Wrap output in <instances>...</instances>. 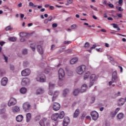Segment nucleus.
<instances>
[{
  "label": "nucleus",
  "mask_w": 126,
  "mask_h": 126,
  "mask_svg": "<svg viewBox=\"0 0 126 126\" xmlns=\"http://www.w3.org/2000/svg\"><path fill=\"white\" fill-rule=\"evenodd\" d=\"M20 93L21 94H25L27 92V89L26 88H22L20 90Z\"/></svg>",
  "instance_id": "obj_25"
},
{
  "label": "nucleus",
  "mask_w": 126,
  "mask_h": 126,
  "mask_svg": "<svg viewBox=\"0 0 126 126\" xmlns=\"http://www.w3.org/2000/svg\"><path fill=\"white\" fill-rule=\"evenodd\" d=\"M113 17L114 18V19H119V17L118 16L112 15Z\"/></svg>",
  "instance_id": "obj_62"
},
{
  "label": "nucleus",
  "mask_w": 126,
  "mask_h": 126,
  "mask_svg": "<svg viewBox=\"0 0 126 126\" xmlns=\"http://www.w3.org/2000/svg\"><path fill=\"white\" fill-rule=\"evenodd\" d=\"M115 97H119V96H121V92H118L117 94H114Z\"/></svg>",
  "instance_id": "obj_46"
},
{
  "label": "nucleus",
  "mask_w": 126,
  "mask_h": 126,
  "mask_svg": "<svg viewBox=\"0 0 126 126\" xmlns=\"http://www.w3.org/2000/svg\"><path fill=\"white\" fill-rule=\"evenodd\" d=\"M31 113H29L26 115V122L27 123H29L30 122V120H31Z\"/></svg>",
  "instance_id": "obj_22"
},
{
  "label": "nucleus",
  "mask_w": 126,
  "mask_h": 126,
  "mask_svg": "<svg viewBox=\"0 0 126 126\" xmlns=\"http://www.w3.org/2000/svg\"><path fill=\"white\" fill-rule=\"evenodd\" d=\"M71 41H65L63 42V44H71Z\"/></svg>",
  "instance_id": "obj_57"
},
{
  "label": "nucleus",
  "mask_w": 126,
  "mask_h": 126,
  "mask_svg": "<svg viewBox=\"0 0 126 126\" xmlns=\"http://www.w3.org/2000/svg\"><path fill=\"white\" fill-rule=\"evenodd\" d=\"M107 57H108V59H109V60H110L111 62H113V60L112 59V58L111 57V56L110 55H107Z\"/></svg>",
  "instance_id": "obj_58"
},
{
  "label": "nucleus",
  "mask_w": 126,
  "mask_h": 126,
  "mask_svg": "<svg viewBox=\"0 0 126 126\" xmlns=\"http://www.w3.org/2000/svg\"><path fill=\"white\" fill-rule=\"evenodd\" d=\"M28 53V51H27V49H24L23 50V54L24 55H27Z\"/></svg>",
  "instance_id": "obj_48"
},
{
  "label": "nucleus",
  "mask_w": 126,
  "mask_h": 126,
  "mask_svg": "<svg viewBox=\"0 0 126 126\" xmlns=\"http://www.w3.org/2000/svg\"><path fill=\"white\" fill-rule=\"evenodd\" d=\"M6 31H9V30H12V28H10V26H8L5 28Z\"/></svg>",
  "instance_id": "obj_45"
},
{
  "label": "nucleus",
  "mask_w": 126,
  "mask_h": 126,
  "mask_svg": "<svg viewBox=\"0 0 126 126\" xmlns=\"http://www.w3.org/2000/svg\"><path fill=\"white\" fill-rule=\"evenodd\" d=\"M120 110H121V108L118 107L116 109L115 111L112 112L111 114L113 115V116H116L117 114H118V112H119V111H120Z\"/></svg>",
  "instance_id": "obj_29"
},
{
  "label": "nucleus",
  "mask_w": 126,
  "mask_h": 126,
  "mask_svg": "<svg viewBox=\"0 0 126 126\" xmlns=\"http://www.w3.org/2000/svg\"><path fill=\"white\" fill-rule=\"evenodd\" d=\"M48 21H52L53 20V17L52 16H50L48 17V19H47Z\"/></svg>",
  "instance_id": "obj_59"
},
{
  "label": "nucleus",
  "mask_w": 126,
  "mask_h": 126,
  "mask_svg": "<svg viewBox=\"0 0 126 126\" xmlns=\"http://www.w3.org/2000/svg\"><path fill=\"white\" fill-rule=\"evenodd\" d=\"M117 118L119 119H123L124 118V114L120 113L117 115Z\"/></svg>",
  "instance_id": "obj_38"
},
{
  "label": "nucleus",
  "mask_w": 126,
  "mask_h": 126,
  "mask_svg": "<svg viewBox=\"0 0 126 126\" xmlns=\"http://www.w3.org/2000/svg\"><path fill=\"white\" fill-rule=\"evenodd\" d=\"M67 93H68V89H65L63 91V95L64 96H66V94H67Z\"/></svg>",
  "instance_id": "obj_40"
},
{
  "label": "nucleus",
  "mask_w": 126,
  "mask_h": 126,
  "mask_svg": "<svg viewBox=\"0 0 126 126\" xmlns=\"http://www.w3.org/2000/svg\"><path fill=\"white\" fill-rule=\"evenodd\" d=\"M90 46V45L89 44V43L88 42H86L85 44V45H84V47L85 48H86V49L89 48V46Z\"/></svg>",
  "instance_id": "obj_43"
},
{
  "label": "nucleus",
  "mask_w": 126,
  "mask_h": 126,
  "mask_svg": "<svg viewBox=\"0 0 126 126\" xmlns=\"http://www.w3.org/2000/svg\"><path fill=\"white\" fill-rule=\"evenodd\" d=\"M49 90L54 89V88H55V84H53L52 83H49Z\"/></svg>",
  "instance_id": "obj_33"
},
{
  "label": "nucleus",
  "mask_w": 126,
  "mask_h": 126,
  "mask_svg": "<svg viewBox=\"0 0 126 126\" xmlns=\"http://www.w3.org/2000/svg\"><path fill=\"white\" fill-rule=\"evenodd\" d=\"M90 76V72H87L85 73L84 75V79H87Z\"/></svg>",
  "instance_id": "obj_30"
},
{
  "label": "nucleus",
  "mask_w": 126,
  "mask_h": 126,
  "mask_svg": "<svg viewBox=\"0 0 126 126\" xmlns=\"http://www.w3.org/2000/svg\"><path fill=\"white\" fill-rule=\"evenodd\" d=\"M3 57L4 58V60H5V62L6 63H7V60H8V58L6 56H5V55H3Z\"/></svg>",
  "instance_id": "obj_56"
},
{
  "label": "nucleus",
  "mask_w": 126,
  "mask_h": 126,
  "mask_svg": "<svg viewBox=\"0 0 126 126\" xmlns=\"http://www.w3.org/2000/svg\"><path fill=\"white\" fill-rule=\"evenodd\" d=\"M113 83H117V85L118 87H120V86L122 85V83H121L120 78L119 77L112 78L111 81L109 82V85H112Z\"/></svg>",
  "instance_id": "obj_1"
},
{
  "label": "nucleus",
  "mask_w": 126,
  "mask_h": 126,
  "mask_svg": "<svg viewBox=\"0 0 126 126\" xmlns=\"http://www.w3.org/2000/svg\"><path fill=\"white\" fill-rule=\"evenodd\" d=\"M36 80L38 82H46V76L44 74L39 75L36 77Z\"/></svg>",
  "instance_id": "obj_8"
},
{
  "label": "nucleus",
  "mask_w": 126,
  "mask_h": 126,
  "mask_svg": "<svg viewBox=\"0 0 126 126\" xmlns=\"http://www.w3.org/2000/svg\"><path fill=\"white\" fill-rule=\"evenodd\" d=\"M29 5H30V6H32V7H37V5H34V3H33V2H30L29 3Z\"/></svg>",
  "instance_id": "obj_41"
},
{
  "label": "nucleus",
  "mask_w": 126,
  "mask_h": 126,
  "mask_svg": "<svg viewBox=\"0 0 126 126\" xmlns=\"http://www.w3.org/2000/svg\"><path fill=\"white\" fill-rule=\"evenodd\" d=\"M91 115L94 121H96L99 118V114L95 110L91 112Z\"/></svg>",
  "instance_id": "obj_6"
},
{
  "label": "nucleus",
  "mask_w": 126,
  "mask_h": 126,
  "mask_svg": "<svg viewBox=\"0 0 126 126\" xmlns=\"http://www.w3.org/2000/svg\"><path fill=\"white\" fill-rule=\"evenodd\" d=\"M69 122H70V120L69 117H64L63 121V126H68V124H69Z\"/></svg>",
  "instance_id": "obj_14"
},
{
  "label": "nucleus",
  "mask_w": 126,
  "mask_h": 126,
  "mask_svg": "<svg viewBox=\"0 0 126 126\" xmlns=\"http://www.w3.org/2000/svg\"><path fill=\"white\" fill-rule=\"evenodd\" d=\"M115 77H119V76H118V73H117V71H115L112 73V78Z\"/></svg>",
  "instance_id": "obj_34"
},
{
  "label": "nucleus",
  "mask_w": 126,
  "mask_h": 126,
  "mask_svg": "<svg viewBox=\"0 0 126 126\" xmlns=\"http://www.w3.org/2000/svg\"><path fill=\"white\" fill-rule=\"evenodd\" d=\"M53 28H56V27H58V24L57 23H54L52 24Z\"/></svg>",
  "instance_id": "obj_55"
},
{
  "label": "nucleus",
  "mask_w": 126,
  "mask_h": 126,
  "mask_svg": "<svg viewBox=\"0 0 126 126\" xmlns=\"http://www.w3.org/2000/svg\"><path fill=\"white\" fill-rule=\"evenodd\" d=\"M60 94V92L59 91H55V93L53 94V96L52 98V102H54L55 100H56V98L59 96Z\"/></svg>",
  "instance_id": "obj_20"
},
{
  "label": "nucleus",
  "mask_w": 126,
  "mask_h": 126,
  "mask_svg": "<svg viewBox=\"0 0 126 126\" xmlns=\"http://www.w3.org/2000/svg\"><path fill=\"white\" fill-rule=\"evenodd\" d=\"M98 79V76H96L95 74H92L90 76V86L89 87H91L93 86L94 85V82L96 81Z\"/></svg>",
  "instance_id": "obj_3"
},
{
  "label": "nucleus",
  "mask_w": 126,
  "mask_h": 126,
  "mask_svg": "<svg viewBox=\"0 0 126 126\" xmlns=\"http://www.w3.org/2000/svg\"><path fill=\"white\" fill-rule=\"evenodd\" d=\"M46 122V126H50V122H49V120L46 118H43L42 120L39 121V125L40 126H45V123Z\"/></svg>",
  "instance_id": "obj_7"
},
{
  "label": "nucleus",
  "mask_w": 126,
  "mask_h": 126,
  "mask_svg": "<svg viewBox=\"0 0 126 126\" xmlns=\"http://www.w3.org/2000/svg\"><path fill=\"white\" fill-rule=\"evenodd\" d=\"M24 117L22 115H19L16 116V120L17 123H21L23 121Z\"/></svg>",
  "instance_id": "obj_17"
},
{
  "label": "nucleus",
  "mask_w": 126,
  "mask_h": 126,
  "mask_svg": "<svg viewBox=\"0 0 126 126\" xmlns=\"http://www.w3.org/2000/svg\"><path fill=\"white\" fill-rule=\"evenodd\" d=\"M16 103H17L16 99L13 97H11L10 98L8 102V107H11V106H14V105H16Z\"/></svg>",
  "instance_id": "obj_9"
},
{
  "label": "nucleus",
  "mask_w": 126,
  "mask_h": 126,
  "mask_svg": "<svg viewBox=\"0 0 126 126\" xmlns=\"http://www.w3.org/2000/svg\"><path fill=\"white\" fill-rule=\"evenodd\" d=\"M51 119L53 121H57L59 119V113H55L51 116Z\"/></svg>",
  "instance_id": "obj_21"
},
{
  "label": "nucleus",
  "mask_w": 126,
  "mask_h": 126,
  "mask_svg": "<svg viewBox=\"0 0 126 126\" xmlns=\"http://www.w3.org/2000/svg\"><path fill=\"white\" fill-rule=\"evenodd\" d=\"M86 69V66L84 65H82L77 67L76 71L78 74L81 75L85 71Z\"/></svg>",
  "instance_id": "obj_2"
},
{
  "label": "nucleus",
  "mask_w": 126,
  "mask_h": 126,
  "mask_svg": "<svg viewBox=\"0 0 126 126\" xmlns=\"http://www.w3.org/2000/svg\"><path fill=\"white\" fill-rule=\"evenodd\" d=\"M39 120H41V116L38 115L35 117L34 121L35 122H39Z\"/></svg>",
  "instance_id": "obj_35"
},
{
  "label": "nucleus",
  "mask_w": 126,
  "mask_h": 126,
  "mask_svg": "<svg viewBox=\"0 0 126 126\" xmlns=\"http://www.w3.org/2000/svg\"><path fill=\"white\" fill-rule=\"evenodd\" d=\"M72 29H76V25L74 24L71 26Z\"/></svg>",
  "instance_id": "obj_52"
},
{
  "label": "nucleus",
  "mask_w": 126,
  "mask_h": 126,
  "mask_svg": "<svg viewBox=\"0 0 126 126\" xmlns=\"http://www.w3.org/2000/svg\"><path fill=\"white\" fill-rule=\"evenodd\" d=\"M7 82H8V79L5 77H3L1 80V85L2 86H6Z\"/></svg>",
  "instance_id": "obj_12"
},
{
  "label": "nucleus",
  "mask_w": 126,
  "mask_h": 126,
  "mask_svg": "<svg viewBox=\"0 0 126 126\" xmlns=\"http://www.w3.org/2000/svg\"><path fill=\"white\" fill-rule=\"evenodd\" d=\"M30 73H31V70L29 68H27L22 71L21 75L24 77L29 76Z\"/></svg>",
  "instance_id": "obj_5"
},
{
  "label": "nucleus",
  "mask_w": 126,
  "mask_h": 126,
  "mask_svg": "<svg viewBox=\"0 0 126 126\" xmlns=\"http://www.w3.org/2000/svg\"><path fill=\"white\" fill-rule=\"evenodd\" d=\"M36 49L40 55H43L44 54V50L41 45H37Z\"/></svg>",
  "instance_id": "obj_15"
},
{
  "label": "nucleus",
  "mask_w": 126,
  "mask_h": 126,
  "mask_svg": "<svg viewBox=\"0 0 126 126\" xmlns=\"http://www.w3.org/2000/svg\"><path fill=\"white\" fill-rule=\"evenodd\" d=\"M31 48L32 49V51L33 52H35V50H36V44L35 43H32L31 44Z\"/></svg>",
  "instance_id": "obj_27"
},
{
  "label": "nucleus",
  "mask_w": 126,
  "mask_h": 126,
  "mask_svg": "<svg viewBox=\"0 0 126 126\" xmlns=\"http://www.w3.org/2000/svg\"><path fill=\"white\" fill-rule=\"evenodd\" d=\"M105 126H110V123L109 122H106L105 123Z\"/></svg>",
  "instance_id": "obj_64"
},
{
  "label": "nucleus",
  "mask_w": 126,
  "mask_h": 126,
  "mask_svg": "<svg viewBox=\"0 0 126 126\" xmlns=\"http://www.w3.org/2000/svg\"><path fill=\"white\" fill-rule=\"evenodd\" d=\"M30 83V80L28 78H25L23 79L22 81V85L23 86H25V85H27L28 84H29Z\"/></svg>",
  "instance_id": "obj_13"
},
{
  "label": "nucleus",
  "mask_w": 126,
  "mask_h": 126,
  "mask_svg": "<svg viewBox=\"0 0 126 126\" xmlns=\"http://www.w3.org/2000/svg\"><path fill=\"white\" fill-rule=\"evenodd\" d=\"M108 6H109V7H111L112 8H113V7H114V4L112 3H109L108 4Z\"/></svg>",
  "instance_id": "obj_61"
},
{
  "label": "nucleus",
  "mask_w": 126,
  "mask_h": 126,
  "mask_svg": "<svg viewBox=\"0 0 126 126\" xmlns=\"http://www.w3.org/2000/svg\"><path fill=\"white\" fill-rule=\"evenodd\" d=\"M78 62V58H72L70 61V63L71 64H75L76 63Z\"/></svg>",
  "instance_id": "obj_19"
},
{
  "label": "nucleus",
  "mask_w": 126,
  "mask_h": 126,
  "mask_svg": "<svg viewBox=\"0 0 126 126\" xmlns=\"http://www.w3.org/2000/svg\"><path fill=\"white\" fill-rule=\"evenodd\" d=\"M123 0H119L118 3L120 4V5L122 6L123 5Z\"/></svg>",
  "instance_id": "obj_54"
},
{
  "label": "nucleus",
  "mask_w": 126,
  "mask_h": 126,
  "mask_svg": "<svg viewBox=\"0 0 126 126\" xmlns=\"http://www.w3.org/2000/svg\"><path fill=\"white\" fill-rule=\"evenodd\" d=\"M63 117H64V112L62 111L60 114H59L58 118L63 119Z\"/></svg>",
  "instance_id": "obj_28"
},
{
  "label": "nucleus",
  "mask_w": 126,
  "mask_h": 126,
  "mask_svg": "<svg viewBox=\"0 0 126 126\" xmlns=\"http://www.w3.org/2000/svg\"><path fill=\"white\" fill-rule=\"evenodd\" d=\"M48 94L51 96H52V95H54V94L53 93V91L51 90H49V91L48 92Z\"/></svg>",
  "instance_id": "obj_49"
},
{
  "label": "nucleus",
  "mask_w": 126,
  "mask_h": 126,
  "mask_svg": "<svg viewBox=\"0 0 126 126\" xmlns=\"http://www.w3.org/2000/svg\"><path fill=\"white\" fill-rule=\"evenodd\" d=\"M65 75V73H64V71L63 69L60 68L58 70V76L59 80H63L64 79V76Z\"/></svg>",
  "instance_id": "obj_4"
},
{
  "label": "nucleus",
  "mask_w": 126,
  "mask_h": 126,
  "mask_svg": "<svg viewBox=\"0 0 126 126\" xmlns=\"http://www.w3.org/2000/svg\"><path fill=\"white\" fill-rule=\"evenodd\" d=\"M5 111H6V110H5V108H3L2 109H0V114L1 115H2V114H4L5 113Z\"/></svg>",
  "instance_id": "obj_42"
},
{
  "label": "nucleus",
  "mask_w": 126,
  "mask_h": 126,
  "mask_svg": "<svg viewBox=\"0 0 126 126\" xmlns=\"http://www.w3.org/2000/svg\"><path fill=\"white\" fill-rule=\"evenodd\" d=\"M12 112L14 113V114L19 113L21 111L20 107L17 105L15 106L12 107Z\"/></svg>",
  "instance_id": "obj_10"
},
{
  "label": "nucleus",
  "mask_w": 126,
  "mask_h": 126,
  "mask_svg": "<svg viewBox=\"0 0 126 126\" xmlns=\"http://www.w3.org/2000/svg\"><path fill=\"white\" fill-rule=\"evenodd\" d=\"M29 63L28 62V61H24L23 63V66L24 67H27V66H29Z\"/></svg>",
  "instance_id": "obj_36"
},
{
  "label": "nucleus",
  "mask_w": 126,
  "mask_h": 126,
  "mask_svg": "<svg viewBox=\"0 0 126 126\" xmlns=\"http://www.w3.org/2000/svg\"><path fill=\"white\" fill-rule=\"evenodd\" d=\"M67 75L68 76H72L73 75V72L70 70L67 71Z\"/></svg>",
  "instance_id": "obj_32"
},
{
  "label": "nucleus",
  "mask_w": 126,
  "mask_h": 126,
  "mask_svg": "<svg viewBox=\"0 0 126 126\" xmlns=\"http://www.w3.org/2000/svg\"><path fill=\"white\" fill-rule=\"evenodd\" d=\"M61 108V105L58 102H54L53 103V109L54 111H59Z\"/></svg>",
  "instance_id": "obj_11"
},
{
  "label": "nucleus",
  "mask_w": 126,
  "mask_h": 126,
  "mask_svg": "<svg viewBox=\"0 0 126 126\" xmlns=\"http://www.w3.org/2000/svg\"><path fill=\"white\" fill-rule=\"evenodd\" d=\"M96 47H97V45L96 44H94L93 45V46L92 47H91V49L89 50V52H91V50H92L93 49H95V48H96Z\"/></svg>",
  "instance_id": "obj_44"
},
{
  "label": "nucleus",
  "mask_w": 126,
  "mask_h": 126,
  "mask_svg": "<svg viewBox=\"0 0 126 126\" xmlns=\"http://www.w3.org/2000/svg\"><path fill=\"white\" fill-rule=\"evenodd\" d=\"M44 73L48 74L50 72V70L49 69H45L44 71Z\"/></svg>",
  "instance_id": "obj_47"
},
{
  "label": "nucleus",
  "mask_w": 126,
  "mask_h": 126,
  "mask_svg": "<svg viewBox=\"0 0 126 126\" xmlns=\"http://www.w3.org/2000/svg\"><path fill=\"white\" fill-rule=\"evenodd\" d=\"M86 116V112H84L83 113V114H82V117H83V118H84Z\"/></svg>",
  "instance_id": "obj_63"
},
{
  "label": "nucleus",
  "mask_w": 126,
  "mask_h": 126,
  "mask_svg": "<svg viewBox=\"0 0 126 126\" xmlns=\"http://www.w3.org/2000/svg\"><path fill=\"white\" fill-rule=\"evenodd\" d=\"M91 103H94V101H95V97L94 96H93L91 98Z\"/></svg>",
  "instance_id": "obj_53"
},
{
  "label": "nucleus",
  "mask_w": 126,
  "mask_h": 126,
  "mask_svg": "<svg viewBox=\"0 0 126 126\" xmlns=\"http://www.w3.org/2000/svg\"><path fill=\"white\" fill-rule=\"evenodd\" d=\"M79 114H80L79 109H76L74 113V118H77V116H79Z\"/></svg>",
  "instance_id": "obj_24"
},
{
  "label": "nucleus",
  "mask_w": 126,
  "mask_h": 126,
  "mask_svg": "<svg viewBox=\"0 0 126 126\" xmlns=\"http://www.w3.org/2000/svg\"><path fill=\"white\" fill-rule=\"evenodd\" d=\"M119 102H122V103H121V106H123V105L125 104V102H126V100L125 99V98H121L119 99Z\"/></svg>",
  "instance_id": "obj_37"
},
{
  "label": "nucleus",
  "mask_w": 126,
  "mask_h": 126,
  "mask_svg": "<svg viewBox=\"0 0 126 126\" xmlns=\"http://www.w3.org/2000/svg\"><path fill=\"white\" fill-rule=\"evenodd\" d=\"M20 37H22V38H24V37H26V33L25 32H20L19 33Z\"/></svg>",
  "instance_id": "obj_39"
},
{
  "label": "nucleus",
  "mask_w": 126,
  "mask_h": 126,
  "mask_svg": "<svg viewBox=\"0 0 126 126\" xmlns=\"http://www.w3.org/2000/svg\"><path fill=\"white\" fill-rule=\"evenodd\" d=\"M23 109L26 111L30 109V104L28 102H25L23 105Z\"/></svg>",
  "instance_id": "obj_16"
},
{
  "label": "nucleus",
  "mask_w": 126,
  "mask_h": 126,
  "mask_svg": "<svg viewBox=\"0 0 126 126\" xmlns=\"http://www.w3.org/2000/svg\"><path fill=\"white\" fill-rule=\"evenodd\" d=\"M8 40L10 42H15L17 40V38L14 36L10 37L8 38Z\"/></svg>",
  "instance_id": "obj_26"
},
{
  "label": "nucleus",
  "mask_w": 126,
  "mask_h": 126,
  "mask_svg": "<svg viewBox=\"0 0 126 126\" xmlns=\"http://www.w3.org/2000/svg\"><path fill=\"white\" fill-rule=\"evenodd\" d=\"M96 50L97 52H100V53H102V52H103V48L96 49Z\"/></svg>",
  "instance_id": "obj_51"
},
{
  "label": "nucleus",
  "mask_w": 126,
  "mask_h": 126,
  "mask_svg": "<svg viewBox=\"0 0 126 126\" xmlns=\"http://www.w3.org/2000/svg\"><path fill=\"white\" fill-rule=\"evenodd\" d=\"M111 25H113V28H116V29H117L118 27H119V26H118V25L116 24H112Z\"/></svg>",
  "instance_id": "obj_50"
},
{
  "label": "nucleus",
  "mask_w": 126,
  "mask_h": 126,
  "mask_svg": "<svg viewBox=\"0 0 126 126\" xmlns=\"http://www.w3.org/2000/svg\"><path fill=\"white\" fill-rule=\"evenodd\" d=\"M87 89V85L86 84H84L82 86L80 90V92L81 93H83V92H85Z\"/></svg>",
  "instance_id": "obj_18"
},
{
  "label": "nucleus",
  "mask_w": 126,
  "mask_h": 126,
  "mask_svg": "<svg viewBox=\"0 0 126 126\" xmlns=\"http://www.w3.org/2000/svg\"><path fill=\"white\" fill-rule=\"evenodd\" d=\"M117 15L118 18H119H119H122V17H123V15H122V14H117Z\"/></svg>",
  "instance_id": "obj_60"
},
{
  "label": "nucleus",
  "mask_w": 126,
  "mask_h": 126,
  "mask_svg": "<svg viewBox=\"0 0 126 126\" xmlns=\"http://www.w3.org/2000/svg\"><path fill=\"white\" fill-rule=\"evenodd\" d=\"M44 92V89L41 88H39L36 90V94H42Z\"/></svg>",
  "instance_id": "obj_23"
},
{
  "label": "nucleus",
  "mask_w": 126,
  "mask_h": 126,
  "mask_svg": "<svg viewBox=\"0 0 126 126\" xmlns=\"http://www.w3.org/2000/svg\"><path fill=\"white\" fill-rule=\"evenodd\" d=\"M79 92H80V91L79 89H76L73 91V94H74V96H77Z\"/></svg>",
  "instance_id": "obj_31"
}]
</instances>
